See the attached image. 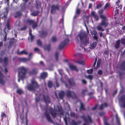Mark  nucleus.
<instances>
[{
	"mask_svg": "<svg viewBox=\"0 0 125 125\" xmlns=\"http://www.w3.org/2000/svg\"><path fill=\"white\" fill-rule=\"evenodd\" d=\"M76 43H79L81 46L82 43L84 46H86L89 44V38L87 37V35L85 31H81L75 38Z\"/></svg>",
	"mask_w": 125,
	"mask_h": 125,
	"instance_id": "nucleus-1",
	"label": "nucleus"
},
{
	"mask_svg": "<svg viewBox=\"0 0 125 125\" xmlns=\"http://www.w3.org/2000/svg\"><path fill=\"white\" fill-rule=\"evenodd\" d=\"M27 71V68L24 66L19 67L18 68V82H19L21 80H23L25 77Z\"/></svg>",
	"mask_w": 125,
	"mask_h": 125,
	"instance_id": "nucleus-2",
	"label": "nucleus"
},
{
	"mask_svg": "<svg viewBox=\"0 0 125 125\" xmlns=\"http://www.w3.org/2000/svg\"><path fill=\"white\" fill-rule=\"evenodd\" d=\"M31 83L27 86L28 90L29 91H35V90L39 87L38 83L35 80H32L31 81Z\"/></svg>",
	"mask_w": 125,
	"mask_h": 125,
	"instance_id": "nucleus-3",
	"label": "nucleus"
},
{
	"mask_svg": "<svg viewBox=\"0 0 125 125\" xmlns=\"http://www.w3.org/2000/svg\"><path fill=\"white\" fill-rule=\"evenodd\" d=\"M69 41V39L68 38L65 39L62 41L60 43L58 47V49L59 50L62 49L64 47L68 44Z\"/></svg>",
	"mask_w": 125,
	"mask_h": 125,
	"instance_id": "nucleus-4",
	"label": "nucleus"
},
{
	"mask_svg": "<svg viewBox=\"0 0 125 125\" xmlns=\"http://www.w3.org/2000/svg\"><path fill=\"white\" fill-rule=\"evenodd\" d=\"M66 94L68 97L75 98L77 97L75 93L73 91H71L69 90L66 91Z\"/></svg>",
	"mask_w": 125,
	"mask_h": 125,
	"instance_id": "nucleus-5",
	"label": "nucleus"
},
{
	"mask_svg": "<svg viewBox=\"0 0 125 125\" xmlns=\"http://www.w3.org/2000/svg\"><path fill=\"white\" fill-rule=\"evenodd\" d=\"M87 117L88 118V120L87 119L86 117L84 115L81 116L80 117L83 120V121L87 123H88L89 122L92 123V121L90 116L89 115H87Z\"/></svg>",
	"mask_w": 125,
	"mask_h": 125,
	"instance_id": "nucleus-6",
	"label": "nucleus"
},
{
	"mask_svg": "<svg viewBox=\"0 0 125 125\" xmlns=\"http://www.w3.org/2000/svg\"><path fill=\"white\" fill-rule=\"evenodd\" d=\"M60 10L59 7V5L57 4L56 5H53L51 7V14H55L56 12V10Z\"/></svg>",
	"mask_w": 125,
	"mask_h": 125,
	"instance_id": "nucleus-7",
	"label": "nucleus"
},
{
	"mask_svg": "<svg viewBox=\"0 0 125 125\" xmlns=\"http://www.w3.org/2000/svg\"><path fill=\"white\" fill-rule=\"evenodd\" d=\"M101 19L102 20L101 21L100 24V25L101 26H104L105 28H106L108 26L109 24L108 22L107 21V19L105 17L104 18Z\"/></svg>",
	"mask_w": 125,
	"mask_h": 125,
	"instance_id": "nucleus-8",
	"label": "nucleus"
},
{
	"mask_svg": "<svg viewBox=\"0 0 125 125\" xmlns=\"http://www.w3.org/2000/svg\"><path fill=\"white\" fill-rule=\"evenodd\" d=\"M44 114L46 116L47 120L48 122L52 123H53V121L52 120L49 114L48 113L47 111L46 110L45 111Z\"/></svg>",
	"mask_w": 125,
	"mask_h": 125,
	"instance_id": "nucleus-9",
	"label": "nucleus"
},
{
	"mask_svg": "<svg viewBox=\"0 0 125 125\" xmlns=\"http://www.w3.org/2000/svg\"><path fill=\"white\" fill-rule=\"evenodd\" d=\"M43 99L44 102L46 104L49 103L51 102L50 98L48 95L45 96L43 94Z\"/></svg>",
	"mask_w": 125,
	"mask_h": 125,
	"instance_id": "nucleus-10",
	"label": "nucleus"
},
{
	"mask_svg": "<svg viewBox=\"0 0 125 125\" xmlns=\"http://www.w3.org/2000/svg\"><path fill=\"white\" fill-rule=\"evenodd\" d=\"M5 78V77L0 71V83L3 85L5 84V82L4 80Z\"/></svg>",
	"mask_w": 125,
	"mask_h": 125,
	"instance_id": "nucleus-11",
	"label": "nucleus"
},
{
	"mask_svg": "<svg viewBox=\"0 0 125 125\" xmlns=\"http://www.w3.org/2000/svg\"><path fill=\"white\" fill-rule=\"evenodd\" d=\"M68 65L71 70H74L76 72H78L79 71L78 69L75 66L71 63H69L68 64Z\"/></svg>",
	"mask_w": 125,
	"mask_h": 125,
	"instance_id": "nucleus-12",
	"label": "nucleus"
},
{
	"mask_svg": "<svg viewBox=\"0 0 125 125\" xmlns=\"http://www.w3.org/2000/svg\"><path fill=\"white\" fill-rule=\"evenodd\" d=\"M24 2L21 5V7L22 10L24 11L26 7V4L27 2L29 0H22Z\"/></svg>",
	"mask_w": 125,
	"mask_h": 125,
	"instance_id": "nucleus-13",
	"label": "nucleus"
},
{
	"mask_svg": "<svg viewBox=\"0 0 125 125\" xmlns=\"http://www.w3.org/2000/svg\"><path fill=\"white\" fill-rule=\"evenodd\" d=\"M50 112L53 118H55L56 117L57 114L56 113V111L52 108H51L50 110Z\"/></svg>",
	"mask_w": 125,
	"mask_h": 125,
	"instance_id": "nucleus-14",
	"label": "nucleus"
},
{
	"mask_svg": "<svg viewBox=\"0 0 125 125\" xmlns=\"http://www.w3.org/2000/svg\"><path fill=\"white\" fill-rule=\"evenodd\" d=\"M38 72V70L37 68L34 69L29 72V74L31 75H36L37 73Z\"/></svg>",
	"mask_w": 125,
	"mask_h": 125,
	"instance_id": "nucleus-15",
	"label": "nucleus"
},
{
	"mask_svg": "<svg viewBox=\"0 0 125 125\" xmlns=\"http://www.w3.org/2000/svg\"><path fill=\"white\" fill-rule=\"evenodd\" d=\"M15 40L14 38H12L9 41V45L8 46V48H10L13 46Z\"/></svg>",
	"mask_w": 125,
	"mask_h": 125,
	"instance_id": "nucleus-16",
	"label": "nucleus"
},
{
	"mask_svg": "<svg viewBox=\"0 0 125 125\" xmlns=\"http://www.w3.org/2000/svg\"><path fill=\"white\" fill-rule=\"evenodd\" d=\"M120 100L122 102V106L123 107L125 108V95H123L120 97Z\"/></svg>",
	"mask_w": 125,
	"mask_h": 125,
	"instance_id": "nucleus-17",
	"label": "nucleus"
},
{
	"mask_svg": "<svg viewBox=\"0 0 125 125\" xmlns=\"http://www.w3.org/2000/svg\"><path fill=\"white\" fill-rule=\"evenodd\" d=\"M22 15V13L20 11H18L15 13L14 14V17L16 18L20 17Z\"/></svg>",
	"mask_w": 125,
	"mask_h": 125,
	"instance_id": "nucleus-18",
	"label": "nucleus"
},
{
	"mask_svg": "<svg viewBox=\"0 0 125 125\" xmlns=\"http://www.w3.org/2000/svg\"><path fill=\"white\" fill-rule=\"evenodd\" d=\"M120 41L119 40L116 41L114 46L115 48L116 49L119 48L120 46Z\"/></svg>",
	"mask_w": 125,
	"mask_h": 125,
	"instance_id": "nucleus-19",
	"label": "nucleus"
},
{
	"mask_svg": "<svg viewBox=\"0 0 125 125\" xmlns=\"http://www.w3.org/2000/svg\"><path fill=\"white\" fill-rule=\"evenodd\" d=\"M84 105L81 102H80V106L79 107V110L80 111L82 110L85 111L86 110V108L85 107Z\"/></svg>",
	"mask_w": 125,
	"mask_h": 125,
	"instance_id": "nucleus-20",
	"label": "nucleus"
},
{
	"mask_svg": "<svg viewBox=\"0 0 125 125\" xmlns=\"http://www.w3.org/2000/svg\"><path fill=\"white\" fill-rule=\"evenodd\" d=\"M104 10L102 9L98 11V12L101 18H104L105 17V16L102 14Z\"/></svg>",
	"mask_w": 125,
	"mask_h": 125,
	"instance_id": "nucleus-21",
	"label": "nucleus"
},
{
	"mask_svg": "<svg viewBox=\"0 0 125 125\" xmlns=\"http://www.w3.org/2000/svg\"><path fill=\"white\" fill-rule=\"evenodd\" d=\"M65 95V93L63 91H61L59 94V96L60 98L62 99L63 98Z\"/></svg>",
	"mask_w": 125,
	"mask_h": 125,
	"instance_id": "nucleus-22",
	"label": "nucleus"
},
{
	"mask_svg": "<svg viewBox=\"0 0 125 125\" xmlns=\"http://www.w3.org/2000/svg\"><path fill=\"white\" fill-rule=\"evenodd\" d=\"M3 62L5 66H7L8 64V60L7 57H5L3 59Z\"/></svg>",
	"mask_w": 125,
	"mask_h": 125,
	"instance_id": "nucleus-23",
	"label": "nucleus"
},
{
	"mask_svg": "<svg viewBox=\"0 0 125 125\" xmlns=\"http://www.w3.org/2000/svg\"><path fill=\"white\" fill-rule=\"evenodd\" d=\"M45 50H47L48 51H50L51 49V46L50 44L45 45L43 47Z\"/></svg>",
	"mask_w": 125,
	"mask_h": 125,
	"instance_id": "nucleus-24",
	"label": "nucleus"
},
{
	"mask_svg": "<svg viewBox=\"0 0 125 125\" xmlns=\"http://www.w3.org/2000/svg\"><path fill=\"white\" fill-rule=\"evenodd\" d=\"M41 2L38 1H36V8L37 9L40 8L41 6Z\"/></svg>",
	"mask_w": 125,
	"mask_h": 125,
	"instance_id": "nucleus-25",
	"label": "nucleus"
},
{
	"mask_svg": "<svg viewBox=\"0 0 125 125\" xmlns=\"http://www.w3.org/2000/svg\"><path fill=\"white\" fill-rule=\"evenodd\" d=\"M68 82L69 84L71 86H74L75 83L73 79H70L68 80Z\"/></svg>",
	"mask_w": 125,
	"mask_h": 125,
	"instance_id": "nucleus-26",
	"label": "nucleus"
},
{
	"mask_svg": "<svg viewBox=\"0 0 125 125\" xmlns=\"http://www.w3.org/2000/svg\"><path fill=\"white\" fill-rule=\"evenodd\" d=\"M17 54H18L21 55L23 54L25 55H27L28 54V52H26L25 50H23L22 51L20 52H19V51L17 52Z\"/></svg>",
	"mask_w": 125,
	"mask_h": 125,
	"instance_id": "nucleus-27",
	"label": "nucleus"
},
{
	"mask_svg": "<svg viewBox=\"0 0 125 125\" xmlns=\"http://www.w3.org/2000/svg\"><path fill=\"white\" fill-rule=\"evenodd\" d=\"M81 121L79 120L77 122H75L74 120H73L72 122V124L73 125H78L81 124Z\"/></svg>",
	"mask_w": 125,
	"mask_h": 125,
	"instance_id": "nucleus-28",
	"label": "nucleus"
},
{
	"mask_svg": "<svg viewBox=\"0 0 125 125\" xmlns=\"http://www.w3.org/2000/svg\"><path fill=\"white\" fill-rule=\"evenodd\" d=\"M47 73L46 72H43L41 74V77L42 79H44L47 77Z\"/></svg>",
	"mask_w": 125,
	"mask_h": 125,
	"instance_id": "nucleus-29",
	"label": "nucleus"
},
{
	"mask_svg": "<svg viewBox=\"0 0 125 125\" xmlns=\"http://www.w3.org/2000/svg\"><path fill=\"white\" fill-rule=\"evenodd\" d=\"M48 34L47 31H42L41 34V37L42 38L45 37L47 36Z\"/></svg>",
	"mask_w": 125,
	"mask_h": 125,
	"instance_id": "nucleus-30",
	"label": "nucleus"
},
{
	"mask_svg": "<svg viewBox=\"0 0 125 125\" xmlns=\"http://www.w3.org/2000/svg\"><path fill=\"white\" fill-rule=\"evenodd\" d=\"M104 5V3L102 1H101L100 3L98 4L96 6L97 9H99L101 8Z\"/></svg>",
	"mask_w": 125,
	"mask_h": 125,
	"instance_id": "nucleus-31",
	"label": "nucleus"
},
{
	"mask_svg": "<svg viewBox=\"0 0 125 125\" xmlns=\"http://www.w3.org/2000/svg\"><path fill=\"white\" fill-rule=\"evenodd\" d=\"M121 69L125 71V61H123L120 65Z\"/></svg>",
	"mask_w": 125,
	"mask_h": 125,
	"instance_id": "nucleus-32",
	"label": "nucleus"
},
{
	"mask_svg": "<svg viewBox=\"0 0 125 125\" xmlns=\"http://www.w3.org/2000/svg\"><path fill=\"white\" fill-rule=\"evenodd\" d=\"M39 13V11H34L32 12L31 14L33 16H35L38 15Z\"/></svg>",
	"mask_w": 125,
	"mask_h": 125,
	"instance_id": "nucleus-33",
	"label": "nucleus"
},
{
	"mask_svg": "<svg viewBox=\"0 0 125 125\" xmlns=\"http://www.w3.org/2000/svg\"><path fill=\"white\" fill-rule=\"evenodd\" d=\"M97 44V42H94L92 44H91L90 47V48L91 49H94L96 47Z\"/></svg>",
	"mask_w": 125,
	"mask_h": 125,
	"instance_id": "nucleus-34",
	"label": "nucleus"
},
{
	"mask_svg": "<svg viewBox=\"0 0 125 125\" xmlns=\"http://www.w3.org/2000/svg\"><path fill=\"white\" fill-rule=\"evenodd\" d=\"M34 21V20L29 19H27L26 21L27 23H28L30 25H32Z\"/></svg>",
	"mask_w": 125,
	"mask_h": 125,
	"instance_id": "nucleus-35",
	"label": "nucleus"
},
{
	"mask_svg": "<svg viewBox=\"0 0 125 125\" xmlns=\"http://www.w3.org/2000/svg\"><path fill=\"white\" fill-rule=\"evenodd\" d=\"M82 92L81 93V96L82 97H83L85 95V93L87 92V90L86 89H83L82 90Z\"/></svg>",
	"mask_w": 125,
	"mask_h": 125,
	"instance_id": "nucleus-36",
	"label": "nucleus"
},
{
	"mask_svg": "<svg viewBox=\"0 0 125 125\" xmlns=\"http://www.w3.org/2000/svg\"><path fill=\"white\" fill-rule=\"evenodd\" d=\"M6 26L8 30H10V21H7V23L6 24Z\"/></svg>",
	"mask_w": 125,
	"mask_h": 125,
	"instance_id": "nucleus-37",
	"label": "nucleus"
},
{
	"mask_svg": "<svg viewBox=\"0 0 125 125\" xmlns=\"http://www.w3.org/2000/svg\"><path fill=\"white\" fill-rule=\"evenodd\" d=\"M16 92L19 95H21L24 93L23 91L20 89H18L16 91Z\"/></svg>",
	"mask_w": 125,
	"mask_h": 125,
	"instance_id": "nucleus-38",
	"label": "nucleus"
},
{
	"mask_svg": "<svg viewBox=\"0 0 125 125\" xmlns=\"http://www.w3.org/2000/svg\"><path fill=\"white\" fill-rule=\"evenodd\" d=\"M110 6V4L109 2L107 3L104 6V10L108 8H109Z\"/></svg>",
	"mask_w": 125,
	"mask_h": 125,
	"instance_id": "nucleus-39",
	"label": "nucleus"
},
{
	"mask_svg": "<svg viewBox=\"0 0 125 125\" xmlns=\"http://www.w3.org/2000/svg\"><path fill=\"white\" fill-rule=\"evenodd\" d=\"M59 52L58 51L56 52L55 54V56L56 61H58Z\"/></svg>",
	"mask_w": 125,
	"mask_h": 125,
	"instance_id": "nucleus-40",
	"label": "nucleus"
},
{
	"mask_svg": "<svg viewBox=\"0 0 125 125\" xmlns=\"http://www.w3.org/2000/svg\"><path fill=\"white\" fill-rule=\"evenodd\" d=\"M52 42H55L57 41V38L55 36H52Z\"/></svg>",
	"mask_w": 125,
	"mask_h": 125,
	"instance_id": "nucleus-41",
	"label": "nucleus"
},
{
	"mask_svg": "<svg viewBox=\"0 0 125 125\" xmlns=\"http://www.w3.org/2000/svg\"><path fill=\"white\" fill-rule=\"evenodd\" d=\"M97 29L98 31H104V29H102V27L99 26H97Z\"/></svg>",
	"mask_w": 125,
	"mask_h": 125,
	"instance_id": "nucleus-42",
	"label": "nucleus"
},
{
	"mask_svg": "<svg viewBox=\"0 0 125 125\" xmlns=\"http://www.w3.org/2000/svg\"><path fill=\"white\" fill-rule=\"evenodd\" d=\"M32 25V27L33 29L36 28L38 25L37 23L36 22H35V21Z\"/></svg>",
	"mask_w": 125,
	"mask_h": 125,
	"instance_id": "nucleus-43",
	"label": "nucleus"
},
{
	"mask_svg": "<svg viewBox=\"0 0 125 125\" xmlns=\"http://www.w3.org/2000/svg\"><path fill=\"white\" fill-rule=\"evenodd\" d=\"M52 82L49 81L48 83V87L51 88L52 87Z\"/></svg>",
	"mask_w": 125,
	"mask_h": 125,
	"instance_id": "nucleus-44",
	"label": "nucleus"
},
{
	"mask_svg": "<svg viewBox=\"0 0 125 125\" xmlns=\"http://www.w3.org/2000/svg\"><path fill=\"white\" fill-rule=\"evenodd\" d=\"M37 45L39 46H41L42 45V43L40 39H38L37 40Z\"/></svg>",
	"mask_w": 125,
	"mask_h": 125,
	"instance_id": "nucleus-45",
	"label": "nucleus"
},
{
	"mask_svg": "<svg viewBox=\"0 0 125 125\" xmlns=\"http://www.w3.org/2000/svg\"><path fill=\"white\" fill-rule=\"evenodd\" d=\"M75 62L80 64H82L83 65H84L85 64L84 62L83 61H76Z\"/></svg>",
	"mask_w": 125,
	"mask_h": 125,
	"instance_id": "nucleus-46",
	"label": "nucleus"
},
{
	"mask_svg": "<svg viewBox=\"0 0 125 125\" xmlns=\"http://www.w3.org/2000/svg\"><path fill=\"white\" fill-rule=\"evenodd\" d=\"M121 43L123 45H125V38H122L121 39Z\"/></svg>",
	"mask_w": 125,
	"mask_h": 125,
	"instance_id": "nucleus-47",
	"label": "nucleus"
},
{
	"mask_svg": "<svg viewBox=\"0 0 125 125\" xmlns=\"http://www.w3.org/2000/svg\"><path fill=\"white\" fill-rule=\"evenodd\" d=\"M93 69H90V70H87L86 71L87 73L88 74H91V73L93 72Z\"/></svg>",
	"mask_w": 125,
	"mask_h": 125,
	"instance_id": "nucleus-48",
	"label": "nucleus"
},
{
	"mask_svg": "<svg viewBox=\"0 0 125 125\" xmlns=\"http://www.w3.org/2000/svg\"><path fill=\"white\" fill-rule=\"evenodd\" d=\"M81 12L80 10L79 9H77L75 13L78 15H79Z\"/></svg>",
	"mask_w": 125,
	"mask_h": 125,
	"instance_id": "nucleus-49",
	"label": "nucleus"
},
{
	"mask_svg": "<svg viewBox=\"0 0 125 125\" xmlns=\"http://www.w3.org/2000/svg\"><path fill=\"white\" fill-rule=\"evenodd\" d=\"M4 32L5 33V34L3 40L4 42H6L7 39V33L5 31H4Z\"/></svg>",
	"mask_w": 125,
	"mask_h": 125,
	"instance_id": "nucleus-50",
	"label": "nucleus"
},
{
	"mask_svg": "<svg viewBox=\"0 0 125 125\" xmlns=\"http://www.w3.org/2000/svg\"><path fill=\"white\" fill-rule=\"evenodd\" d=\"M20 117L22 122H23L24 119L23 114H21L20 115Z\"/></svg>",
	"mask_w": 125,
	"mask_h": 125,
	"instance_id": "nucleus-51",
	"label": "nucleus"
},
{
	"mask_svg": "<svg viewBox=\"0 0 125 125\" xmlns=\"http://www.w3.org/2000/svg\"><path fill=\"white\" fill-rule=\"evenodd\" d=\"M94 18L95 20L97 21H98L99 20V17L97 14H95V15H94Z\"/></svg>",
	"mask_w": 125,
	"mask_h": 125,
	"instance_id": "nucleus-52",
	"label": "nucleus"
},
{
	"mask_svg": "<svg viewBox=\"0 0 125 125\" xmlns=\"http://www.w3.org/2000/svg\"><path fill=\"white\" fill-rule=\"evenodd\" d=\"M27 28V26L25 25L20 29V30L21 31L25 30Z\"/></svg>",
	"mask_w": 125,
	"mask_h": 125,
	"instance_id": "nucleus-53",
	"label": "nucleus"
},
{
	"mask_svg": "<svg viewBox=\"0 0 125 125\" xmlns=\"http://www.w3.org/2000/svg\"><path fill=\"white\" fill-rule=\"evenodd\" d=\"M98 104H96L95 105V106L94 107H93V108H91V110H95L97 108V107L98 106Z\"/></svg>",
	"mask_w": 125,
	"mask_h": 125,
	"instance_id": "nucleus-54",
	"label": "nucleus"
},
{
	"mask_svg": "<svg viewBox=\"0 0 125 125\" xmlns=\"http://www.w3.org/2000/svg\"><path fill=\"white\" fill-rule=\"evenodd\" d=\"M97 61V58H96L95 59V61L92 66V68H95V65H96Z\"/></svg>",
	"mask_w": 125,
	"mask_h": 125,
	"instance_id": "nucleus-55",
	"label": "nucleus"
},
{
	"mask_svg": "<svg viewBox=\"0 0 125 125\" xmlns=\"http://www.w3.org/2000/svg\"><path fill=\"white\" fill-rule=\"evenodd\" d=\"M8 13V11H7L6 12H4V15L3 16V17L4 18H5L7 16V15Z\"/></svg>",
	"mask_w": 125,
	"mask_h": 125,
	"instance_id": "nucleus-56",
	"label": "nucleus"
},
{
	"mask_svg": "<svg viewBox=\"0 0 125 125\" xmlns=\"http://www.w3.org/2000/svg\"><path fill=\"white\" fill-rule=\"evenodd\" d=\"M87 78L89 79L90 80H92L93 78V77L92 75H88Z\"/></svg>",
	"mask_w": 125,
	"mask_h": 125,
	"instance_id": "nucleus-57",
	"label": "nucleus"
},
{
	"mask_svg": "<svg viewBox=\"0 0 125 125\" xmlns=\"http://www.w3.org/2000/svg\"><path fill=\"white\" fill-rule=\"evenodd\" d=\"M82 83L83 84H86L87 83V82L86 80H85L83 79H82Z\"/></svg>",
	"mask_w": 125,
	"mask_h": 125,
	"instance_id": "nucleus-58",
	"label": "nucleus"
},
{
	"mask_svg": "<svg viewBox=\"0 0 125 125\" xmlns=\"http://www.w3.org/2000/svg\"><path fill=\"white\" fill-rule=\"evenodd\" d=\"M116 120L117 121V124L119 125H120V120L118 118H117V116L116 117Z\"/></svg>",
	"mask_w": 125,
	"mask_h": 125,
	"instance_id": "nucleus-59",
	"label": "nucleus"
},
{
	"mask_svg": "<svg viewBox=\"0 0 125 125\" xmlns=\"http://www.w3.org/2000/svg\"><path fill=\"white\" fill-rule=\"evenodd\" d=\"M55 83L56 87H58L59 86V84L58 83L57 80H56L55 82Z\"/></svg>",
	"mask_w": 125,
	"mask_h": 125,
	"instance_id": "nucleus-60",
	"label": "nucleus"
},
{
	"mask_svg": "<svg viewBox=\"0 0 125 125\" xmlns=\"http://www.w3.org/2000/svg\"><path fill=\"white\" fill-rule=\"evenodd\" d=\"M1 116L2 118H3V117H6V115L4 113H2V114L1 115Z\"/></svg>",
	"mask_w": 125,
	"mask_h": 125,
	"instance_id": "nucleus-61",
	"label": "nucleus"
},
{
	"mask_svg": "<svg viewBox=\"0 0 125 125\" xmlns=\"http://www.w3.org/2000/svg\"><path fill=\"white\" fill-rule=\"evenodd\" d=\"M99 109L101 110H102L103 109V104H102L100 105V106L99 107Z\"/></svg>",
	"mask_w": 125,
	"mask_h": 125,
	"instance_id": "nucleus-62",
	"label": "nucleus"
},
{
	"mask_svg": "<svg viewBox=\"0 0 125 125\" xmlns=\"http://www.w3.org/2000/svg\"><path fill=\"white\" fill-rule=\"evenodd\" d=\"M64 120L65 122V124H67V118L66 116H65L64 118Z\"/></svg>",
	"mask_w": 125,
	"mask_h": 125,
	"instance_id": "nucleus-63",
	"label": "nucleus"
},
{
	"mask_svg": "<svg viewBox=\"0 0 125 125\" xmlns=\"http://www.w3.org/2000/svg\"><path fill=\"white\" fill-rule=\"evenodd\" d=\"M95 12L94 11H92L91 12V15L93 16H94L95 15Z\"/></svg>",
	"mask_w": 125,
	"mask_h": 125,
	"instance_id": "nucleus-64",
	"label": "nucleus"
}]
</instances>
